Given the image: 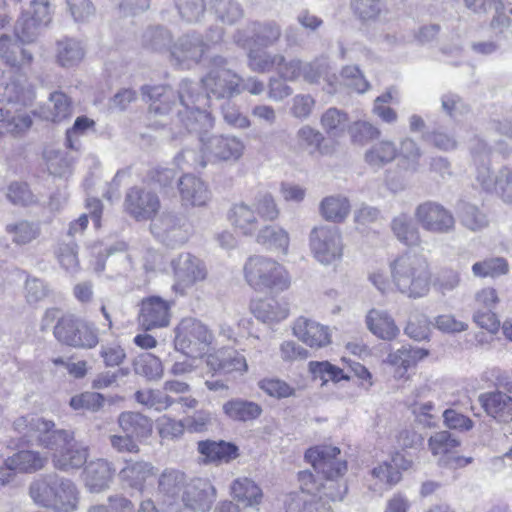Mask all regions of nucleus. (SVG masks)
Instances as JSON below:
<instances>
[{"label":"nucleus","instance_id":"32","mask_svg":"<svg viewBox=\"0 0 512 512\" xmlns=\"http://www.w3.org/2000/svg\"><path fill=\"white\" fill-rule=\"evenodd\" d=\"M113 473L114 470L107 460H92L87 463L82 474L85 487L91 493H100L109 488Z\"/></svg>","mask_w":512,"mask_h":512},{"label":"nucleus","instance_id":"43","mask_svg":"<svg viewBox=\"0 0 512 512\" xmlns=\"http://www.w3.org/2000/svg\"><path fill=\"white\" fill-rule=\"evenodd\" d=\"M397 155L398 148L393 141L381 140L366 150L364 160L372 168H381L391 163Z\"/></svg>","mask_w":512,"mask_h":512},{"label":"nucleus","instance_id":"57","mask_svg":"<svg viewBox=\"0 0 512 512\" xmlns=\"http://www.w3.org/2000/svg\"><path fill=\"white\" fill-rule=\"evenodd\" d=\"M214 0H176L178 12L188 23L200 21Z\"/></svg>","mask_w":512,"mask_h":512},{"label":"nucleus","instance_id":"2","mask_svg":"<svg viewBox=\"0 0 512 512\" xmlns=\"http://www.w3.org/2000/svg\"><path fill=\"white\" fill-rule=\"evenodd\" d=\"M13 426L23 444L48 450L53 466L60 471L78 470L87 462L88 448L75 440L72 431L55 429L52 420L29 414L17 418Z\"/></svg>","mask_w":512,"mask_h":512},{"label":"nucleus","instance_id":"18","mask_svg":"<svg viewBox=\"0 0 512 512\" xmlns=\"http://www.w3.org/2000/svg\"><path fill=\"white\" fill-rule=\"evenodd\" d=\"M189 482L186 474L175 468H165L158 477V494L167 512H181V500Z\"/></svg>","mask_w":512,"mask_h":512},{"label":"nucleus","instance_id":"30","mask_svg":"<svg viewBox=\"0 0 512 512\" xmlns=\"http://www.w3.org/2000/svg\"><path fill=\"white\" fill-rule=\"evenodd\" d=\"M156 475L155 466L147 461L127 460L123 468L119 471L121 483L130 489L143 492L146 485Z\"/></svg>","mask_w":512,"mask_h":512},{"label":"nucleus","instance_id":"36","mask_svg":"<svg viewBox=\"0 0 512 512\" xmlns=\"http://www.w3.org/2000/svg\"><path fill=\"white\" fill-rule=\"evenodd\" d=\"M85 56L83 43L73 37H63L55 43V60L63 68L79 65Z\"/></svg>","mask_w":512,"mask_h":512},{"label":"nucleus","instance_id":"3","mask_svg":"<svg viewBox=\"0 0 512 512\" xmlns=\"http://www.w3.org/2000/svg\"><path fill=\"white\" fill-rule=\"evenodd\" d=\"M340 449L331 445H320L308 449L305 459L309 462L317 474L323 478L316 479L314 486L315 500L318 507L321 502L330 506L328 501H341L347 493V485L338 478L347 471L345 460L338 458Z\"/></svg>","mask_w":512,"mask_h":512},{"label":"nucleus","instance_id":"60","mask_svg":"<svg viewBox=\"0 0 512 512\" xmlns=\"http://www.w3.org/2000/svg\"><path fill=\"white\" fill-rule=\"evenodd\" d=\"M104 396L97 392L86 391L73 396L70 401V407L76 411L97 412L104 405Z\"/></svg>","mask_w":512,"mask_h":512},{"label":"nucleus","instance_id":"28","mask_svg":"<svg viewBox=\"0 0 512 512\" xmlns=\"http://www.w3.org/2000/svg\"><path fill=\"white\" fill-rule=\"evenodd\" d=\"M181 203L185 207H204L212 197L208 185L199 177L186 173L178 180Z\"/></svg>","mask_w":512,"mask_h":512},{"label":"nucleus","instance_id":"12","mask_svg":"<svg viewBox=\"0 0 512 512\" xmlns=\"http://www.w3.org/2000/svg\"><path fill=\"white\" fill-rule=\"evenodd\" d=\"M309 246L314 258L322 265L340 262L343 257L342 236L337 227H314L309 235Z\"/></svg>","mask_w":512,"mask_h":512},{"label":"nucleus","instance_id":"23","mask_svg":"<svg viewBox=\"0 0 512 512\" xmlns=\"http://www.w3.org/2000/svg\"><path fill=\"white\" fill-rule=\"evenodd\" d=\"M464 6L476 15H487L493 11L489 27L496 38L507 37L510 33L511 18L505 12L504 0H463Z\"/></svg>","mask_w":512,"mask_h":512},{"label":"nucleus","instance_id":"29","mask_svg":"<svg viewBox=\"0 0 512 512\" xmlns=\"http://www.w3.org/2000/svg\"><path fill=\"white\" fill-rule=\"evenodd\" d=\"M428 356V351L423 348L403 345L395 351H391L385 363L393 370V376L396 379H408L410 369L416 367L419 361Z\"/></svg>","mask_w":512,"mask_h":512},{"label":"nucleus","instance_id":"47","mask_svg":"<svg viewBox=\"0 0 512 512\" xmlns=\"http://www.w3.org/2000/svg\"><path fill=\"white\" fill-rule=\"evenodd\" d=\"M41 114L47 121L61 122L72 115L71 101L63 92L55 91L50 94L49 104Z\"/></svg>","mask_w":512,"mask_h":512},{"label":"nucleus","instance_id":"62","mask_svg":"<svg viewBox=\"0 0 512 512\" xmlns=\"http://www.w3.org/2000/svg\"><path fill=\"white\" fill-rule=\"evenodd\" d=\"M87 512H134V503L122 494H113L106 503L92 505Z\"/></svg>","mask_w":512,"mask_h":512},{"label":"nucleus","instance_id":"13","mask_svg":"<svg viewBox=\"0 0 512 512\" xmlns=\"http://www.w3.org/2000/svg\"><path fill=\"white\" fill-rule=\"evenodd\" d=\"M150 231L159 242L169 248L184 245L191 235L188 221L172 212H164L155 217L151 221Z\"/></svg>","mask_w":512,"mask_h":512},{"label":"nucleus","instance_id":"19","mask_svg":"<svg viewBox=\"0 0 512 512\" xmlns=\"http://www.w3.org/2000/svg\"><path fill=\"white\" fill-rule=\"evenodd\" d=\"M414 215L425 231L436 234H448L455 229L453 213L438 202L426 201L419 204L415 209Z\"/></svg>","mask_w":512,"mask_h":512},{"label":"nucleus","instance_id":"44","mask_svg":"<svg viewBox=\"0 0 512 512\" xmlns=\"http://www.w3.org/2000/svg\"><path fill=\"white\" fill-rule=\"evenodd\" d=\"M233 497L245 506H258L263 497L261 488L251 479L243 477L233 481L231 485Z\"/></svg>","mask_w":512,"mask_h":512},{"label":"nucleus","instance_id":"5","mask_svg":"<svg viewBox=\"0 0 512 512\" xmlns=\"http://www.w3.org/2000/svg\"><path fill=\"white\" fill-rule=\"evenodd\" d=\"M33 502L53 512H76L80 503L77 485L57 473L40 475L29 486Z\"/></svg>","mask_w":512,"mask_h":512},{"label":"nucleus","instance_id":"11","mask_svg":"<svg viewBox=\"0 0 512 512\" xmlns=\"http://www.w3.org/2000/svg\"><path fill=\"white\" fill-rule=\"evenodd\" d=\"M53 332L58 341L75 348L91 349L99 343L97 328L94 324L74 315L61 317Z\"/></svg>","mask_w":512,"mask_h":512},{"label":"nucleus","instance_id":"8","mask_svg":"<svg viewBox=\"0 0 512 512\" xmlns=\"http://www.w3.org/2000/svg\"><path fill=\"white\" fill-rule=\"evenodd\" d=\"M227 60L222 56H215L211 60V68L201 78L205 90L206 105L209 99H230L241 94L242 78L236 72L226 67Z\"/></svg>","mask_w":512,"mask_h":512},{"label":"nucleus","instance_id":"41","mask_svg":"<svg viewBox=\"0 0 512 512\" xmlns=\"http://www.w3.org/2000/svg\"><path fill=\"white\" fill-rule=\"evenodd\" d=\"M118 422L122 430L132 438H147L152 433L151 419L138 412H123Z\"/></svg>","mask_w":512,"mask_h":512},{"label":"nucleus","instance_id":"27","mask_svg":"<svg viewBox=\"0 0 512 512\" xmlns=\"http://www.w3.org/2000/svg\"><path fill=\"white\" fill-rule=\"evenodd\" d=\"M293 334L311 348H324L331 343L330 327L301 316L294 321Z\"/></svg>","mask_w":512,"mask_h":512},{"label":"nucleus","instance_id":"42","mask_svg":"<svg viewBox=\"0 0 512 512\" xmlns=\"http://www.w3.org/2000/svg\"><path fill=\"white\" fill-rule=\"evenodd\" d=\"M391 229L395 237L407 246H418L420 244V232L411 216L401 213L391 221Z\"/></svg>","mask_w":512,"mask_h":512},{"label":"nucleus","instance_id":"25","mask_svg":"<svg viewBox=\"0 0 512 512\" xmlns=\"http://www.w3.org/2000/svg\"><path fill=\"white\" fill-rule=\"evenodd\" d=\"M47 457L37 451L20 450L8 457L0 466V486L9 483L15 472L32 473L42 469Z\"/></svg>","mask_w":512,"mask_h":512},{"label":"nucleus","instance_id":"9","mask_svg":"<svg viewBox=\"0 0 512 512\" xmlns=\"http://www.w3.org/2000/svg\"><path fill=\"white\" fill-rule=\"evenodd\" d=\"M206 42L197 33L185 34L170 48L171 59L181 69H190L200 63L210 45L219 43L223 37V29L211 28Z\"/></svg>","mask_w":512,"mask_h":512},{"label":"nucleus","instance_id":"49","mask_svg":"<svg viewBox=\"0 0 512 512\" xmlns=\"http://www.w3.org/2000/svg\"><path fill=\"white\" fill-rule=\"evenodd\" d=\"M135 400L149 408L153 409L157 412H162L170 408L172 405L176 403V399L169 396L164 389H143L138 390L135 393Z\"/></svg>","mask_w":512,"mask_h":512},{"label":"nucleus","instance_id":"54","mask_svg":"<svg viewBox=\"0 0 512 512\" xmlns=\"http://www.w3.org/2000/svg\"><path fill=\"white\" fill-rule=\"evenodd\" d=\"M43 157L50 174L63 177L70 172L72 160L66 152L54 148H46L43 152Z\"/></svg>","mask_w":512,"mask_h":512},{"label":"nucleus","instance_id":"10","mask_svg":"<svg viewBox=\"0 0 512 512\" xmlns=\"http://www.w3.org/2000/svg\"><path fill=\"white\" fill-rule=\"evenodd\" d=\"M175 349L187 357H201L213 341V334L200 320L183 318L174 329Z\"/></svg>","mask_w":512,"mask_h":512},{"label":"nucleus","instance_id":"40","mask_svg":"<svg viewBox=\"0 0 512 512\" xmlns=\"http://www.w3.org/2000/svg\"><path fill=\"white\" fill-rule=\"evenodd\" d=\"M229 220L244 235H252L259 228L254 208L244 202L233 205L229 212Z\"/></svg>","mask_w":512,"mask_h":512},{"label":"nucleus","instance_id":"55","mask_svg":"<svg viewBox=\"0 0 512 512\" xmlns=\"http://www.w3.org/2000/svg\"><path fill=\"white\" fill-rule=\"evenodd\" d=\"M353 13L362 21L377 20L386 9V0H351Z\"/></svg>","mask_w":512,"mask_h":512},{"label":"nucleus","instance_id":"20","mask_svg":"<svg viewBox=\"0 0 512 512\" xmlns=\"http://www.w3.org/2000/svg\"><path fill=\"white\" fill-rule=\"evenodd\" d=\"M281 36V28L274 21L251 22L245 28L237 30L234 42L242 48L259 46L263 48L274 45Z\"/></svg>","mask_w":512,"mask_h":512},{"label":"nucleus","instance_id":"6","mask_svg":"<svg viewBox=\"0 0 512 512\" xmlns=\"http://www.w3.org/2000/svg\"><path fill=\"white\" fill-rule=\"evenodd\" d=\"M395 290L413 299L424 297L430 290L431 273L422 257L404 253L389 264Z\"/></svg>","mask_w":512,"mask_h":512},{"label":"nucleus","instance_id":"51","mask_svg":"<svg viewBox=\"0 0 512 512\" xmlns=\"http://www.w3.org/2000/svg\"><path fill=\"white\" fill-rule=\"evenodd\" d=\"M320 122L329 137H339L348 127V116L337 108H329L322 114Z\"/></svg>","mask_w":512,"mask_h":512},{"label":"nucleus","instance_id":"26","mask_svg":"<svg viewBox=\"0 0 512 512\" xmlns=\"http://www.w3.org/2000/svg\"><path fill=\"white\" fill-rule=\"evenodd\" d=\"M215 499L216 489L210 480L194 478L187 484L181 503L194 512H209Z\"/></svg>","mask_w":512,"mask_h":512},{"label":"nucleus","instance_id":"53","mask_svg":"<svg viewBox=\"0 0 512 512\" xmlns=\"http://www.w3.org/2000/svg\"><path fill=\"white\" fill-rule=\"evenodd\" d=\"M373 478L378 482L374 487V491L382 493L390 489L392 486L397 484L401 480V472L395 468L392 463L383 462L378 466L374 467L371 472Z\"/></svg>","mask_w":512,"mask_h":512},{"label":"nucleus","instance_id":"38","mask_svg":"<svg viewBox=\"0 0 512 512\" xmlns=\"http://www.w3.org/2000/svg\"><path fill=\"white\" fill-rule=\"evenodd\" d=\"M254 316L264 323L280 322L288 317L289 309L286 303L275 298H266L251 302Z\"/></svg>","mask_w":512,"mask_h":512},{"label":"nucleus","instance_id":"50","mask_svg":"<svg viewBox=\"0 0 512 512\" xmlns=\"http://www.w3.org/2000/svg\"><path fill=\"white\" fill-rule=\"evenodd\" d=\"M309 372L313 379L320 380L322 385L327 382H339L349 380L350 377L339 367L331 364L329 361H311L309 362Z\"/></svg>","mask_w":512,"mask_h":512},{"label":"nucleus","instance_id":"52","mask_svg":"<svg viewBox=\"0 0 512 512\" xmlns=\"http://www.w3.org/2000/svg\"><path fill=\"white\" fill-rule=\"evenodd\" d=\"M6 231L11 235L12 241L17 245H25L35 240L40 235L38 223L22 220L6 226Z\"/></svg>","mask_w":512,"mask_h":512},{"label":"nucleus","instance_id":"34","mask_svg":"<svg viewBox=\"0 0 512 512\" xmlns=\"http://www.w3.org/2000/svg\"><path fill=\"white\" fill-rule=\"evenodd\" d=\"M197 450L205 463L230 462L239 456L238 447L223 440H203L197 444Z\"/></svg>","mask_w":512,"mask_h":512},{"label":"nucleus","instance_id":"35","mask_svg":"<svg viewBox=\"0 0 512 512\" xmlns=\"http://www.w3.org/2000/svg\"><path fill=\"white\" fill-rule=\"evenodd\" d=\"M366 325L377 338L391 341L400 334L393 317L385 310L371 309L366 315Z\"/></svg>","mask_w":512,"mask_h":512},{"label":"nucleus","instance_id":"17","mask_svg":"<svg viewBox=\"0 0 512 512\" xmlns=\"http://www.w3.org/2000/svg\"><path fill=\"white\" fill-rule=\"evenodd\" d=\"M300 490L286 495L284 506L286 512H331V507L315 500L314 486L316 477L310 471H300L298 473Z\"/></svg>","mask_w":512,"mask_h":512},{"label":"nucleus","instance_id":"59","mask_svg":"<svg viewBox=\"0 0 512 512\" xmlns=\"http://www.w3.org/2000/svg\"><path fill=\"white\" fill-rule=\"evenodd\" d=\"M210 9L220 21L227 24H234L243 16L242 8L235 0H214Z\"/></svg>","mask_w":512,"mask_h":512},{"label":"nucleus","instance_id":"24","mask_svg":"<svg viewBox=\"0 0 512 512\" xmlns=\"http://www.w3.org/2000/svg\"><path fill=\"white\" fill-rule=\"evenodd\" d=\"M173 302L159 296H149L141 301L138 315L139 325L145 330L167 327L171 320Z\"/></svg>","mask_w":512,"mask_h":512},{"label":"nucleus","instance_id":"22","mask_svg":"<svg viewBox=\"0 0 512 512\" xmlns=\"http://www.w3.org/2000/svg\"><path fill=\"white\" fill-rule=\"evenodd\" d=\"M459 445L458 439L448 431L436 432L428 440L432 455L438 457V464L449 469L462 468L472 462L471 457H463L454 453Z\"/></svg>","mask_w":512,"mask_h":512},{"label":"nucleus","instance_id":"4","mask_svg":"<svg viewBox=\"0 0 512 512\" xmlns=\"http://www.w3.org/2000/svg\"><path fill=\"white\" fill-rule=\"evenodd\" d=\"M21 42L16 32L15 37L7 34L0 36V59L10 67L9 71L2 73L0 87L3 90L2 99L28 104L35 99V92L20 70L31 64L33 56L22 47Z\"/></svg>","mask_w":512,"mask_h":512},{"label":"nucleus","instance_id":"56","mask_svg":"<svg viewBox=\"0 0 512 512\" xmlns=\"http://www.w3.org/2000/svg\"><path fill=\"white\" fill-rule=\"evenodd\" d=\"M508 271V262L502 257L485 259L483 261L474 263L472 266V272L474 276L480 278H495L507 274Z\"/></svg>","mask_w":512,"mask_h":512},{"label":"nucleus","instance_id":"63","mask_svg":"<svg viewBox=\"0 0 512 512\" xmlns=\"http://www.w3.org/2000/svg\"><path fill=\"white\" fill-rule=\"evenodd\" d=\"M315 105L316 100L312 95L299 93L290 100L289 112L292 117L303 121L312 115Z\"/></svg>","mask_w":512,"mask_h":512},{"label":"nucleus","instance_id":"58","mask_svg":"<svg viewBox=\"0 0 512 512\" xmlns=\"http://www.w3.org/2000/svg\"><path fill=\"white\" fill-rule=\"evenodd\" d=\"M95 126V121L85 115L75 119L71 128L66 131V147L78 151L81 148L80 137L87 134Z\"/></svg>","mask_w":512,"mask_h":512},{"label":"nucleus","instance_id":"15","mask_svg":"<svg viewBox=\"0 0 512 512\" xmlns=\"http://www.w3.org/2000/svg\"><path fill=\"white\" fill-rule=\"evenodd\" d=\"M208 131L196 132L207 160L236 162L243 156L245 144L241 138L234 135L205 136Z\"/></svg>","mask_w":512,"mask_h":512},{"label":"nucleus","instance_id":"45","mask_svg":"<svg viewBox=\"0 0 512 512\" xmlns=\"http://www.w3.org/2000/svg\"><path fill=\"white\" fill-rule=\"evenodd\" d=\"M458 216L461 224L470 231H481L489 226V217L477 205L461 202L458 206Z\"/></svg>","mask_w":512,"mask_h":512},{"label":"nucleus","instance_id":"7","mask_svg":"<svg viewBox=\"0 0 512 512\" xmlns=\"http://www.w3.org/2000/svg\"><path fill=\"white\" fill-rule=\"evenodd\" d=\"M247 284L257 292H283L291 285V276L284 265L271 257L254 255L243 267Z\"/></svg>","mask_w":512,"mask_h":512},{"label":"nucleus","instance_id":"37","mask_svg":"<svg viewBox=\"0 0 512 512\" xmlns=\"http://www.w3.org/2000/svg\"><path fill=\"white\" fill-rule=\"evenodd\" d=\"M256 240L267 249L287 255L289 252L290 235L289 232L279 225H266L260 230Z\"/></svg>","mask_w":512,"mask_h":512},{"label":"nucleus","instance_id":"1","mask_svg":"<svg viewBox=\"0 0 512 512\" xmlns=\"http://www.w3.org/2000/svg\"><path fill=\"white\" fill-rule=\"evenodd\" d=\"M141 91L149 102L150 115L166 116L175 111L177 121L189 132H202L214 127V119L205 109L206 97L194 81L183 79L177 92L166 85H144Z\"/></svg>","mask_w":512,"mask_h":512},{"label":"nucleus","instance_id":"64","mask_svg":"<svg viewBox=\"0 0 512 512\" xmlns=\"http://www.w3.org/2000/svg\"><path fill=\"white\" fill-rule=\"evenodd\" d=\"M493 194L512 207V167L502 166L498 170V181Z\"/></svg>","mask_w":512,"mask_h":512},{"label":"nucleus","instance_id":"46","mask_svg":"<svg viewBox=\"0 0 512 512\" xmlns=\"http://www.w3.org/2000/svg\"><path fill=\"white\" fill-rule=\"evenodd\" d=\"M349 199L343 195L325 197L320 203V213L327 221L340 223L350 212Z\"/></svg>","mask_w":512,"mask_h":512},{"label":"nucleus","instance_id":"33","mask_svg":"<svg viewBox=\"0 0 512 512\" xmlns=\"http://www.w3.org/2000/svg\"><path fill=\"white\" fill-rule=\"evenodd\" d=\"M478 401L486 414L498 422L512 421V397L502 391L485 392Z\"/></svg>","mask_w":512,"mask_h":512},{"label":"nucleus","instance_id":"39","mask_svg":"<svg viewBox=\"0 0 512 512\" xmlns=\"http://www.w3.org/2000/svg\"><path fill=\"white\" fill-rule=\"evenodd\" d=\"M222 410L228 419L236 422L253 421L262 414V407L259 404L240 398L226 401Z\"/></svg>","mask_w":512,"mask_h":512},{"label":"nucleus","instance_id":"16","mask_svg":"<svg viewBox=\"0 0 512 512\" xmlns=\"http://www.w3.org/2000/svg\"><path fill=\"white\" fill-rule=\"evenodd\" d=\"M52 20V11L48 0H32L18 19L15 32L25 42H32L41 29Z\"/></svg>","mask_w":512,"mask_h":512},{"label":"nucleus","instance_id":"14","mask_svg":"<svg viewBox=\"0 0 512 512\" xmlns=\"http://www.w3.org/2000/svg\"><path fill=\"white\" fill-rule=\"evenodd\" d=\"M171 267L174 275L172 291L179 296L186 295L190 288L207 276L204 263L191 253H180L172 259Z\"/></svg>","mask_w":512,"mask_h":512},{"label":"nucleus","instance_id":"31","mask_svg":"<svg viewBox=\"0 0 512 512\" xmlns=\"http://www.w3.org/2000/svg\"><path fill=\"white\" fill-rule=\"evenodd\" d=\"M331 67L327 58H316L311 62H303L301 78L310 84H317L323 80L326 83L324 90L333 94L338 91L339 79L334 73H330Z\"/></svg>","mask_w":512,"mask_h":512},{"label":"nucleus","instance_id":"48","mask_svg":"<svg viewBox=\"0 0 512 512\" xmlns=\"http://www.w3.org/2000/svg\"><path fill=\"white\" fill-rule=\"evenodd\" d=\"M248 49V67L258 73L275 71L277 64L283 61V55L271 53L266 50L256 49L250 46Z\"/></svg>","mask_w":512,"mask_h":512},{"label":"nucleus","instance_id":"21","mask_svg":"<svg viewBox=\"0 0 512 512\" xmlns=\"http://www.w3.org/2000/svg\"><path fill=\"white\" fill-rule=\"evenodd\" d=\"M124 207L136 221H152L160 210L161 202L154 191L136 186L127 191Z\"/></svg>","mask_w":512,"mask_h":512},{"label":"nucleus","instance_id":"61","mask_svg":"<svg viewBox=\"0 0 512 512\" xmlns=\"http://www.w3.org/2000/svg\"><path fill=\"white\" fill-rule=\"evenodd\" d=\"M298 144L301 148L307 150L310 154L322 152L323 134L317 129L304 125L296 133Z\"/></svg>","mask_w":512,"mask_h":512}]
</instances>
